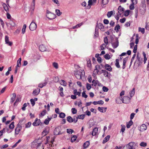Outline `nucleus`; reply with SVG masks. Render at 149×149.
I'll return each instance as SVG.
<instances>
[{"label":"nucleus","mask_w":149,"mask_h":149,"mask_svg":"<svg viewBox=\"0 0 149 149\" xmlns=\"http://www.w3.org/2000/svg\"><path fill=\"white\" fill-rule=\"evenodd\" d=\"M104 57L106 60H109L110 59V57L109 54H106L104 56Z\"/></svg>","instance_id":"nucleus-53"},{"label":"nucleus","mask_w":149,"mask_h":149,"mask_svg":"<svg viewBox=\"0 0 149 149\" xmlns=\"http://www.w3.org/2000/svg\"><path fill=\"white\" fill-rule=\"evenodd\" d=\"M48 83V78H46L44 80V82L42 83L44 86H45Z\"/></svg>","instance_id":"nucleus-48"},{"label":"nucleus","mask_w":149,"mask_h":149,"mask_svg":"<svg viewBox=\"0 0 149 149\" xmlns=\"http://www.w3.org/2000/svg\"><path fill=\"white\" fill-rule=\"evenodd\" d=\"M128 57H126L124 58L123 59V64L122 68L123 69H124L125 68V64L127 60Z\"/></svg>","instance_id":"nucleus-16"},{"label":"nucleus","mask_w":149,"mask_h":149,"mask_svg":"<svg viewBox=\"0 0 149 149\" xmlns=\"http://www.w3.org/2000/svg\"><path fill=\"white\" fill-rule=\"evenodd\" d=\"M121 100L122 101L123 103L127 104L129 103L130 102L131 98L129 97L125 96L123 98L121 97Z\"/></svg>","instance_id":"nucleus-3"},{"label":"nucleus","mask_w":149,"mask_h":149,"mask_svg":"<svg viewBox=\"0 0 149 149\" xmlns=\"http://www.w3.org/2000/svg\"><path fill=\"white\" fill-rule=\"evenodd\" d=\"M2 6L3 7V8L4 9V10L6 12H8V6L5 3H3Z\"/></svg>","instance_id":"nucleus-28"},{"label":"nucleus","mask_w":149,"mask_h":149,"mask_svg":"<svg viewBox=\"0 0 149 149\" xmlns=\"http://www.w3.org/2000/svg\"><path fill=\"white\" fill-rule=\"evenodd\" d=\"M111 43L113 48L115 49L117 48L119 45L118 38L117 37H116V42H113Z\"/></svg>","instance_id":"nucleus-8"},{"label":"nucleus","mask_w":149,"mask_h":149,"mask_svg":"<svg viewBox=\"0 0 149 149\" xmlns=\"http://www.w3.org/2000/svg\"><path fill=\"white\" fill-rule=\"evenodd\" d=\"M12 27H14L15 26V24L14 22L12 20H10L8 23Z\"/></svg>","instance_id":"nucleus-41"},{"label":"nucleus","mask_w":149,"mask_h":149,"mask_svg":"<svg viewBox=\"0 0 149 149\" xmlns=\"http://www.w3.org/2000/svg\"><path fill=\"white\" fill-rule=\"evenodd\" d=\"M36 28L37 25L36 24L32 21L29 26V28L30 29L31 31H33L36 30Z\"/></svg>","instance_id":"nucleus-7"},{"label":"nucleus","mask_w":149,"mask_h":149,"mask_svg":"<svg viewBox=\"0 0 149 149\" xmlns=\"http://www.w3.org/2000/svg\"><path fill=\"white\" fill-rule=\"evenodd\" d=\"M114 37L115 38H116V37L114 35H113L112 36H110V39L111 40V43L113 42Z\"/></svg>","instance_id":"nucleus-51"},{"label":"nucleus","mask_w":149,"mask_h":149,"mask_svg":"<svg viewBox=\"0 0 149 149\" xmlns=\"http://www.w3.org/2000/svg\"><path fill=\"white\" fill-rule=\"evenodd\" d=\"M46 17L49 19L52 20L55 18L56 17V15L53 13H51L50 17H48L46 15Z\"/></svg>","instance_id":"nucleus-18"},{"label":"nucleus","mask_w":149,"mask_h":149,"mask_svg":"<svg viewBox=\"0 0 149 149\" xmlns=\"http://www.w3.org/2000/svg\"><path fill=\"white\" fill-rule=\"evenodd\" d=\"M14 122H12L9 125V128L12 131L14 129L15 126H14Z\"/></svg>","instance_id":"nucleus-25"},{"label":"nucleus","mask_w":149,"mask_h":149,"mask_svg":"<svg viewBox=\"0 0 149 149\" xmlns=\"http://www.w3.org/2000/svg\"><path fill=\"white\" fill-rule=\"evenodd\" d=\"M119 59H117L116 60V63L115 65L117 68H120V66L119 64Z\"/></svg>","instance_id":"nucleus-33"},{"label":"nucleus","mask_w":149,"mask_h":149,"mask_svg":"<svg viewBox=\"0 0 149 149\" xmlns=\"http://www.w3.org/2000/svg\"><path fill=\"white\" fill-rule=\"evenodd\" d=\"M38 118H36L35 120H34V122L32 123L33 125L34 126H37V121H38Z\"/></svg>","instance_id":"nucleus-54"},{"label":"nucleus","mask_w":149,"mask_h":149,"mask_svg":"<svg viewBox=\"0 0 149 149\" xmlns=\"http://www.w3.org/2000/svg\"><path fill=\"white\" fill-rule=\"evenodd\" d=\"M75 77L77 79H80L81 78L82 74L80 71L77 70V71L74 73Z\"/></svg>","instance_id":"nucleus-6"},{"label":"nucleus","mask_w":149,"mask_h":149,"mask_svg":"<svg viewBox=\"0 0 149 149\" xmlns=\"http://www.w3.org/2000/svg\"><path fill=\"white\" fill-rule=\"evenodd\" d=\"M140 146H141L145 147L147 146V143L144 142H142L140 144Z\"/></svg>","instance_id":"nucleus-57"},{"label":"nucleus","mask_w":149,"mask_h":149,"mask_svg":"<svg viewBox=\"0 0 149 149\" xmlns=\"http://www.w3.org/2000/svg\"><path fill=\"white\" fill-rule=\"evenodd\" d=\"M104 41L105 44L107 45L108 44V39L107 37L106 36L104 38Z\"/></svg>","instance_id":"nucleus-63"},{"label":"nucleus","mask_w":149,"mask_h":149,"mask_svg":"<svg viewBox=\"0 0 149 149\" xmlns=\"http://www.w3.org/2000/svg\"><path fill=\"white\" fill-rule=\"evenodd\" d=\"M61 127L60 126H58L56 127L54 131V134L55 135H57L61 134L62 133H61Z\"/></svg>","instance_id":"nucleus-2"},{"label":"nucleus","mask_w":149,"mask_h":149,"mask_svg":"<svg viewBox=\"0 0 149 149\" xmlns=\"http://www.w3.org/2000/svg\"><path fill=\"white\" fill-rule=\"evenodd\" d=\"M21 130L18 128H15V134H18Z\"/></svg>","instance_id":"nucleus-43"},{"label":"nucleus","mask_w":149,"mask_h":149,"mask_svg":"<svg viewBox=\"0 0 149 149\" xmlns=\"http://www.w3.org/2000/svg\"><path fill=\"white\" fill-rule=\"evenodd\" d=\"M109 1V0H102V4L103 5L107 4Z\"/></svg>","instance_id":"nucleus-40"},{"label":"nucleus","mask_w":149,"mask_h":149,"mask_svg":"<svg viewBox=\"0 0 149 149\" xmlns=\"http://www.w3.org/2000/svg\"><path fill=\"white\" fill-rule=\"evenodd\" d=\"M39 49L41 52H44L46 50V48L43 45H41L39 47Z\"/></svg>","instance_id":"nucleus-15"},{"label":"nucleus","mask_w":149,"mask_h":149,"mask_svg":"<svg viewBox=\"0 0 149 149\" xmlns=\"http://www.w3.org/2000/svg\"><path fill=\"white\" fill-rule=\"evenodd\" d=\"M59 114V117L61 118H63L65 116V114L63 112H61Z\"/></svg>","instance_id":"nucleus-35"},{"label":"nucleus","mask_w":149,"mask_h":149,"mask_svg":"<svg viewBox=\"0 0 149 149\" xmlns=\"http://www.w3.org/2000/svg\"><path fill=\"white\" fill-rule=\"evenodd\" d=\"M99 70L97 69V65H96L95 66V69L94 70V72L95 73V74H98Z\"/></svg>","instance_id":"nucleus-56"},{"label":"nucleus","mask_w":149,"mask_h":149,"mask_svg":"<svg viewBox=\"0 0 149 149\" xmlns=\"http://www.w3.org/2000/svg\"><path fill=\"white\" fill-rule=\"evenodd\" d=\"M130 93L131 97L134 96L135 93V88H133L132 90L130 91Z\"/></svg>","instance_id":"nucleus-34"},{"label":"nucleus","mask_w":149,"mask_h":149,"mask_svg":"<svg viewBox=\"0 0 149 149\" xmlns=\"http://www.w3.org/2000/svg\"><path fill=\"white\" fill-rule=\"evenodd\" d=\"M91 61L90 59L88 60H87V65L88 67H90L91 66Z\"/></svg>","instance_id":"nucleus-64"},{"label":"nucleus","mask_w":149,"mask_h":149,"mask_svg":"<svg viewBox=\"0 0 149 149\" xmlns=\"http://www.w3.org/2000/svg\"><path fill=\"white\" fill-rule=\"evenodd\" d=\"M139 31L141 32L142 34H144L145 33V29L144 28L139 27Z\"/></svg>","instance_id":"nucleus-47"},{"label":"nucleus","mask_w":149,"mask_h":149,"mask_svg":"<svg viewBox=\"0 0 149 149\" xmlns=\"http://www.w3.org/2000/svg\"><path fill=\"white\" fill-rule=\"evenodd\" d=\"M31 123L29 122L25 124V128H29L31 126Z\"/></svg>","instance_id":"nucleus-45"},{"label":"nucleus","mask_w":149,"mask_h":149,"mask_svg":"<svg viewBox=\"0 0 149 149\" xmlns=\"http://www.w3.org/2000/svg\"><path fill=\"white\" fill-rule=\"evenodd\" d=\"M52 118H49L48 116H47V118L45 119L44 122V123L46 125H47L49 124V122L51 120Z\"/></svg>","instance_id":"nucleus-21"},{"label":"nucleus","mask_w":149,"mask_h":149,"mask_svg":"<svg viewBox=\"0 0 149 149\" xmlns=\"http://www.w3.org/2000/svg\"><path fill=\"white\" fill-rule=\"evenodd\" d=\"M40 92V89L37 88V89H35L33 91V94L34 95H38Z\"/></svg>","instance_id":"nucleus-17"},{"label":"nucleus","mask_w":149,"mask_h":149,"mask_svg":"<svg viewBox=\"0 0 149 149\" xmlns=\"http://www.w3.org/2000/svg\"><path fill=\"white\" fill-rule=\"evenodd\" d=\"M85 116V115L84 114H82L81 115H78L77 117H76V119L77 120V121H78V119H83Z\"/></svg>","instance_id":"nucleus-24"},{"label":"nucleus","mask_w":149,"mask_h":149,"mask_svg":"<svg viewBox=\"0 0 149 149\" xmlns=\"http://www.w3.org/2000/svg\"><path fill=\"white\" fill-rule=\"evenodd\" d=\"M141 7L142 8H140V10H142L143 11V13H145L146 9L145 1V0L141 1Z\"/></svg>","instance_id":"nucleus-5"},{"label":"nucleus","mask_w":149,"mask_h":149,"mask_svg":"<svg viewBox=\"0 0 149 149\" xmlns=\"http://www.w3.org/2000/svg\"><path fill=\"white\" fill-rule=\"evenodd\" d=\"M82 96L83 97H84L86 98L87 97L88 95L86 94L85 91H84L82 93Z\"/></svg>","instance_id":"nucleus-61"},{"label":"nucleus","mask_w":149,"mask_h":149,"mask_svg":"<svg viewBox=\"0 0 149 149\" xmlns=\"http://www.w3.org/2000/svg\"><path fill=\"white\" fill-rule=\"evenodd\" d=\"M136 39L135 40V43L136 44H138L139 42V35L138 34H136Z\"/></svg>","instance_id":"nucleus-62"},{"label":"nucleus","mask_w":149,"mask_h":149,"mask_svg":"<svg viewBox=\"0 0 149 149\" xmlns=\"http://www.w3.org/2000/svg\"><path fill=\"white\" fill-rule=\"evenodd\" d=\"M66 118L67 121L69 123L74 122V123H75L77 122L76 119L72 118L70 116H68Z\"/></svg>","instance_id":"nucleus-4"},{"label":"nucleus","mask_w":149,"mask_h":149,"mask_svg":"<svg viewBox=\"0 0 149 149\" xmlns=\"http://www.w3.org/2000/svg\"><path fill=\"white\" fill-rule=\"evenodd\" d=\"M146 129L147 127L146 125L144 124H143L139 128V130L140 131L143 132L146 130Z\"/></svg>","instance_id":"nucleus-12"},{"label":"nucleus","mask_w":149,"mask_h":149,"mask_svg":"<svg viewBox=\"0 0 149 149\" xmlns=\"http://www.w3.org/2000/svg\"><path fill=\"white\" fill-rule=\"evenodd\" d=\"M86 87L87 90L88 91L91 88V86L90 84L87 83L86 84Z\"/></svg>","instance_id":"nucleus-50"},{"label":"nucleus","mask_w":149,"mask_h":149,"mask_svg":"<svg viewBox=\"0 0 149 149\" xmlns=\"http://www.w3.org/2000/svg\"><path fill=\"white\" fill-rule=\"evenodd\" d=\"M26 27V24H24V25L23 28L22 29V31L23 34H24L25 32V30Z\"/></svg>","instance_id":"nucleus-52"},{"label":"nucleus","mask_w":149,"mask_h":149,"mask_svg":"<svg viewBox=\"0 0 149 149\" xmlns=\"http://www.w3.org/2000/svg\"><path fill=\"white\" fill-rule=\"evenodd\" d=\"M104 67L105 69L107 70L110 71H112V68L110 65L108 64H106Z\"/></svg>","instance_id":"nucleus-19"},{"label":"nucleus","mask_w":149,"mask_h":149,"mask_svg":"<svg viewBox=\"0 0 149 149\" xmlns=\"http://www.w3.org/2000/svg\"><path fill=\"white\" fill-rule=\"evenodd\" d=\"M121 128L120 130V131L122 132H124L125 131V126L123 125H121Z\"/></svg>","instance_id":"nucleus-44"},{"label":"nucleus","mask_w":149,"mask_h":149,"mask_svg":"<svg viewBox=\"0 0 149 149\" xmlns=\"http://www.w3.org/2000/svg\"><path fill=\"white\" fill-rule=\"evenodd\" d=\"M25 119V118H23L22 119L20 120L19 121L18 123L21 125L24 124L25 123V122L24 121Z\"/></svg>","instance_id":"nucleus-60"},{"label":"nucleus","mask_w":149,"mask_h":149,"mask_svg":"<svg viewBox=\"0 0 149 149\" xmlns=\"http://www.w3.org/2000/svg\"><path fill=\"white\" fill-rule=\"evenodd\" d=\"M130 10H126L124 12V15L125 16H127L130 14Z\"/></svg>","instance_id":"nucleus-49"},{"label":"nucleus","mask_w":149,"mask_h":149,"mask_svg":"<svg viewBox=\"0 0 149 149\" xmlns=\"http://www.w3.org/2000/svg\"><path fill=\"white\" fill-rule=\"evenodd\" d=\"M55 12L56 14L58 16H60L62 14V13L60 12V10L58 9L55 10Z\"/></svg>","instance_id":"nucleus-39"},{"label":"nucleus","mask_w":149,"mask_h":149,"mask_svg":"<svg viewBox=\"0 0 149 149\" xmlns=\"http://www.w3.org/2000/svg\"><path fill=\"white\" fill-rule=\"evenodd\" d=\"M97 26L98 27V28L100 29H104V26L103 24L101 23H99L98 24H97Z\"/></svg>","instance_id":"nucleus-27"},{"label":"nucleus","mask_w":149,"mask_h":149,"mask_svg":"<svg viewBox=\"0 0 149 149\" xmlns=\"http://www.w3.org/2000/svg\"><path fill=\"white\" fill-rule=\"evenodd\" d=\"M143 61V58H141L140 59H138L136 60L135 61L134 64H137L138 65V66L139 67L142 64Z\"/></svg>","instance_id":"nucleus-11"},{"label":"nucleus","mask_w":149,"mask_h":149,"mask_svg":"<svg viewBox=\"0 0 149 149\" xmlns=\"http://www.w3.org/2000/svg\"><path fill=\"white\" fill-rule=\"evenodd\" d=\"M21 140H22L21 139L19 140L14 145L12 146V148H14L16 147L17 146V144L20 142Z\"/></svg>","instance_id":"nucleus-55"},{"label":"nucleus","mask_w":149,"mask_h":149,"mask_svg":"<svg viewBox=\"0 0 149 149\" xmlns=\"http://www.w3.org/2000/svg\"><path fill=\"white\" fill-rule=\"evenodd\" d=\"M72 113L73 114H75L77 112V110L75 108H73L71 109Z\"/></svg>","instance_id":"nucleus-58"},{"label":"nucleus","mask_w":149,"mask_h":149,"mask_svg":"<svg viewBox=\"0 0 149 149\" xmlns=\"http://www.w3.org/2000/svg\"><path fill=\"white\" fill-rule=\"evenodd\" d=\"M99 36V32L98 31H95V33L94 36V38H97Z\"/></svg>","instance_id":"nucleus-59"},{"label":"nucleus","mask_w":149,"mask_h":149,"mask_svg":"<svg viewBox=\"0 0 149 149\" xmlns=\"http://www.w3.org/2000/svg\"><path fill=\"white\" fill-rule=\"evenodd\" d=\"M92 83L93 84H92V86L94 85V86L95 87L99 83V81L97 80H95L94 79H93L92 81Z\"/></svg>","instance_id":"nucleus-30"},{"label":"nucleus","mask_w":149,"mask_h":149,"mask_svg":"<svg viewBox=\"0 0 149 149\" xmlns=\"http://www.w3.org/2000/svg\"><path fill=\"white\" fill-rule=\"evenodd\" d=\"M93 1L92 0H89L88 2V5L87 7H86V8L87 9H89L91 7V6L92 5Z\"/></svg>","instance_id":"nucleus-23"},{"label":"nucleus","mask_w":149,"mask_h":149,"mask_svg":"<svg viewBox=\"0 0 149 149\" xmlns=\"http://www.w3.org/2000/svg\"><path fill=\"white\" fill-rule=\"evenodd\" d=\"M101 71L103 73L105 77H107L108 78L110 77V76L109 75V73L107 71L105 70H102Z\"/></svg>","instance_id":"nucleus-14"},{"label":"nucleus","mask_w":149,"mask_h":149,"mask_svg":"<svg viewBox=\"0 0 149 149\" xmlns=\"http://www.w3.org/2000/svg\"><path fill=\"white\" fill-rule=\"evenodd\" d=\"M67 132L69 134H72L73 132H74L73 130L71 129H67Z\"/></svg>","instance_id":"nucleus-42"},{"label":"nucleus","mask_w":149,"mask_h":149,"mask_svg":"<svg viewBox=\"0 0 149 149\" xmlns=\"http://www.w3.org/2000/svg\"><path fill=\"white\" fill-rule=\"evenodd\" d=\"M98 129L97 127L94 128L93 130L92 134L93 136H95L96 133L97 132Z\"/></svg>","instance_id":"nucleus-20"},{"label":"nucleus","mask_w":149,"mask_h":149,"mask_svg":"<svg viewBox=\"0 0 149 149\" xmlns=\"http://www.w3.org/2000/svg\"><path fill=\"white\" fill-rule=\"evenodd\" d=\"M46 112V110H43L42 112L40 113V114H39V116H40V117H42L44 116Z\"/></svg>","instance_id":"nucleus-38"},{"label":"nucleus","mask_w":149,"mask_h":149,"mask_svg":"<svg viewBox=\"0 0 149 149\" xmlns=\"http://www.w3.org/2000/svg\"><path fill=\"white\" fill-rule=\"evenodd\" d=\"M13 97L11 98L10 102L11 103H13L15 101V98L16 97V94L14 93L13 94Z\"/></svg>","instance_id":"nucleus-29"},{"label":"nucleus","mask_w":149,"mask_h":149,"mask_svg":"<svg viewBox=\"0 0 149 149\" xmlns=\"http://www.w3.org/2000/svg\"><path fill=\"white\" fill-rule=\"evenodd\" d=\"M118 13L120 15L123 13L124 11V9L121 6H120L118 7Z\"/></svg>","instance_id":"nucleus-13"},{"label":"nucleus","mask_w":149,"mask_h":149,"mask_svg":"<svg viewBox=\"0 0 149 149\" xmlns=\"http://www.w3.org/2000/svg\"><path fill=\"white\" fill-rule=\"evenodd\" d=\"M113 12L112 11L108 12L107 14V16L108 18L111 17L113 15Z\"/></svg>","instance_id":"nucleus-46"},{"label":"nucleus","mask_w":149,"mask_h":149,"mask_svg":"<svg viewBox=\"0 0 149 149\" xmlns=\"http://www.w3.org/2000/svg\"><path fill=\"white\" fill-rule=\"evenodd\" d=\"M120 28V26L119 24H117L114 28V30L116 31V32H118V31L119 30Z\"/></svg>","instance_id":"nucleus-37"},{"label":"nucleus","mask_w":149,"mask_h":149,"mask_svg":"<svg viewBox=\"0 0 149 149\" xmlns=\"http://www.w3.org/2000/svg\"><path fill=\"white\" fill-rule=\"evenodd\" d=\"M5 41L6 43L9 46H11L12 45V42L9 41V37L7 36H5Z\"/></svg>","instance_id":"nucleus-9"},{"label":"nucleus","mask_w":149,"mask_h":149,"mask_svg":"<svg viewBox=\"0 0 149 149\" xmlns=\"http://www.w3.org/2000/svg\"><path fill=\"white\" fill-rule=\"evenodd\" d=\"M90 142L89 141H86L84 144L83 146L84 148H87L88 146L89 145Z\"/></svg>","instance_id":"nucleus-32"},{"label":"nucleus","mask_w":149,"mask_h":149,"mask_svg":"<svg viewBox=\"0 0 149 149\" xmlns=\"http://www.w3.org/2000/svg\"><path fill=\"white\" fill-rule=\"evenodd\" d=\"M77 136L75 135H73L71 139V141L73 143L75 141L77 138Z\"/></svg>","instance_id":"nucleus-31"},{"label":"nucleus","mask_w":149,"mask_h":149,"mask_svg":"<svg viewBox=\"0 0 149 149\" xmlns=\"http://www.w3.org/2000/svg\"><path fill=\"white\" fill-rule=\"evenodd\" d=\"M137 3H132L129 6V8L130 10H133L134 9V5L136 4Z\"/></svg>","instance_id":"nucleus-36"},{"label":"nucleus","mask_w":149,"mask_h":149,"mask_svg":"<svg viewBox=\"0 0 149 149\" xmlns=\"http://www.w3.org/2000/svg\"><path fill=\"white\" fill-rule=\"evenodd\" d=\"M110 136L108 135L102 141V143L104 144L107 142L109 141L110 138Z\"/></svg>","instance_id":"nucleus-22"},{"label":"nucleus","mask_w":149,"mask_h":149,"mask_svg":"<svg viewBox=\"0 0 149 149\" xmlns=\"http://www.w3.org/2000/svg\"><path fill=\"white\" fill-rule=\"evenodd\" d=\"M133 122L132 120H130L128 123H127V128H129L130 127V126L133 124Z\"/></svg>","instance_id":"nucleus-26"},{"label":"nucleus","mask_w":149,"mask_h":149,"mask_svg":"<svg viewBox=\"0 0 149 149\" xmlns=\"http://www.w3.org/2000/svg\"><path fill=\"white\" fill-rule=\"evenodd\" d=\"M49 127H47L45 128L42 132V134L43 136H45L49 132Z\"/></svg>","instance_id":"nucleus-10"},{"label":"nucleus","mask_w":149,"mask_h":149,"mask_svg":"<svg viewBox=\"0 0 149 149\" xmlns=\"http://www.w3.org/2000/svg\"><path fill=\"white\" fill-rule=\"evenodd\" d=\"M135 144L134 142H131L127 145H125L123 147V149H125V148L127 149H133L134 145Z\"/></svg>","instance_id":"nucleus-1"}]
</instances>
